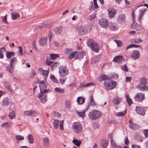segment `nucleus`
<instances>
[{"instance_id":"1","label":"nucleus","mask_w":148,"mask_h":148,"mask_svg":"<svg viewBox=\"0 0 148 148\" xmlns=\"http://www.w3.org/2000/svg\"><path fill=\"white\" fill-rule=\"evenodd\" d=\"M37 82L34 83V84L38 85V84L40 90V92L37 96L38 97L40 100V102L41 103H45L47 100V93H48L50 91L49 89H47L48 83L46 80H42L40 81L39 79H37Z\"/></svg>"},{"instance_id":"2","label":"nucleus","mask_w":148,"mask_h":148,"mask_svg":"<svg viewBox=\"0 0 148 148\" xmlns=\"http://www.w3.org/2000/svg\"><path fill=\"white\" fill-rule=\"evenodd\" d=\"M113 78V76H108L107 75H101L98 78V80L100 82L105 80L103 83L105 88L107 90H110L114 88L116 85V82L110 79Z\"/></svg>"},{"instance_id":"3","label":"nucleus","mask_w":148,"mask_h":148,"mask_svg":"<svg viewBox=\"0 0 148 148\" xmlns=\"http://www.w3.org/2000/svg\"><path fill=\"white\" fill-rule=\"evenodd\" d=\"M86 44L92 51H94L95 53L98 52L100 49V47L99 44L93 39H89L86 42Z\"/></svg>"},{"instance_id":"4","label":"nucleus","mask_w":148,"mask_h":148,"mask_svg":"<svg viewBox=\"0 0 148 148\" xmlns=\"http://www.w3.org/2000/svg\"><path fill=\"white\" fill-rule=\"evenodd\" d=\"M92 28V26L89 25L81 26L78 29V34L81 36L85 35L90 32Z\"/></svg>"},{"instance_id":"5","label":"nucleus","mask_w":148,"mask_h":148,"mask_svg":"<svg viewBox=\"0 0 148 148\" xmlns=\"http://www.w3.org/2000/svg\"><path fill=\"white\" fill-rule=\"evenodd\" d=\"M102 113L97 110H92L88 114L89 117L92 120H96L99 118L101 116Z\"/></svg>"},{"instance_id":"6","label":"nucleus","mask_w":148,"mask_h":148,"mask_svg":"<svg viewBox=\"0 0 148 148\" xmlns=\"http://www.w3.org/2000/svg\"><path fill=\"white\" fill-rule=\"evenodd\" d=\"M17 61L16 58L13 57L10 60V65L6 67V70L8 71L10 73H13V70L14 68V65Z\"/></svg>"},{"instance_id":"7","label":"nucleus","mask_w":148,"mask_h":148,"mask_svg":"<svg viewBox=\"0 0 148 148\" xmlns=\"http://www.w3.org/2000/svg\"><path fill=\"white\" fill-rule=\"evenodd\" d=\"M140 84L138 85V88L141 90L144 91L147 88V80L144 78H142L140 80Z\"/></svg>"},{"instance_id":"8","label":"nucleus","mask_w":148,"mask_h":148,"mask_svg":"<svg viewBox=\"0 0 148 148\" xmlns=\"http://www.w3.org/2000/svg\"><path fill=\"white\" fill-rule=\"evenodd\" d=\"M74 131L77 134L80 133L82 131V125L79 122H74L73 125Z\"/></svg>"},{"instance_id":"9","label":"nucleus","mask_w":148,"mask_h":148,"mask_svg":"<svg viewBox=\"0 0 148 148\" xmlns=\"http://www.w3.org/2000/svg\"><path fill=\"white\" fill-rule=\"evenodd\" d=\"M145 98V95L141 93H137L134 98L135 101L138 102H141Z\"/></svg>"},{"instance_id":"10","label":"nucleus","mask_w":148,"mask_h":148,"mask_svg":"<svg viewBox=\"0 0 148 148\" xmlns=\"http://www.w3.org/2000/svg\"><path fill=\"white\" fill-rule=\"evenodd\" d=\"M99 24L102 27L106 28L108 27L109 23L108 20L107 19L102 18L99 21Z\"/></svg>"},{"instance_id":"11","label":"nucleus","mask_w":148,"mask_h":148,"mask_svg":"<svg viewBox=\"0 0 148 148\" xmlns=\"http://www.w3.org/2000/svg\"><path fill=\"white\" fill-rule=\"evenodd\" d=\"M124 60L125 59L123 56H118L114 57L113 61L121 64L124 62Z\"/></svg>"},{"instance_id":"12","label":"nucleus","mask_w":148,"mask_h":148,"mask_svg":"<svg viewBox=\"0 0 148 148\" xmlns=\"http://www.w3.org/2000/svg\"><path fill=\"white\" fill-rule=\"evenodd\" d=\"M117 20L118 22L120 24L125 23L126 21V16L124 14H120L117 17Z\"/></svg>"},{"instance_id":"13","label":"nucleus","mask_w":148,"mask_h":148,"mask_svg":"<svg viewBox=\"0 0 148 148\" xmlns=\"http://www.w3.org/2000/svg\"><path fill=\"white\" fill-rule=\"evenodd\" d=\"M112 31H115L118 29V26L117 24L115 23H108V26Z\"/></svg>"},{"instance_id":"14","label":"nucleus","mask_w":148,"mask_h":148,"mask_svg":"<svg viewBox=\"0 0 148 148\" xmlns=\"http://www.w3.org/2000/svg\"><path fill=\"white\" fill-rule=\"evenodd\" d=\"M86 53L85 52L80 51L77 52L75 58L76 59H81L83 58L84 56H85Z\"/></svg>"},{"instance_id":"15","label":"nucleus","mask_w":148,"mask_h":148,"mask_svg":"<svg viewBox=\"0 0 148 148\" xmlns=\"http://www.w3.org/2000/svg\"><path fill=\"white\" fill-rule=\"evenodd\" d=\"M131 57L134 60H136L140 58L139 51L138 50L133 51L131 55Z\"/></svg>"},{"instance_id":"16","label":"nucleus","mask_w":148,"mask_h":148,"mask_svg":"<svg viewBox=\"0 0 148 148\" xmlns=\"http://www.w3.org/2000/svg\"><path fill=\"white\" fill-rule=\"evenodd\" d=\"M136 111L138 114L141 115H143L145 114V112H146V109L144 108L137 106L136 108Z\"/></svg>"},{"instance_id":"17","label":"nucleus","mask_w":148,"mask_h":148,"mask_svg":"<svg viewBox=\"0 0 148 148\" xmlns=\"http://www.w3.org/2000/svg\"><path fill=\"white\" fill-rule=\"evenodd\" d=\"M108 17L110 18H112L114 17L116 13V10L113 8L109 9L108 10Z\"/></svg>"},{"instance_id":"18","label":"nucleus","mask_w":148,"mask_h":148,"mask_svg":"<svg viewBox=\"0 0 148 148\" xmlns=\"http://www.w3.org/2000/svg\"><path fill=\"white\" fill-rule=\"evenodd\" d=\"M59 69L60 74L62 73L65 74H68L69 73L68 69L66 66H60Z\"/></svg>"},{"instance_id":"19","label":"nucleus","mask_w":148,"mask_h":148,"mask_svg":"<svg viewBox=\"0 0 148 148\" xmlns=\"http://www.w3.org/2000/svg\"><path fill=\"white\" fill-rule=\"evenodd\" d=\"M129 126L130 128L132 130H136L140 128V126L132 121L130 122Z\"/></svg>"},{"instance_id":"20","label":"nucleus","mask_w":148,"mask_h":148,"mask_svg":"<svg viewBox=\"0 0 148 148\" xmlns=\"http://www.w3.org/2000/svg\"><path fill=\"white\" fill-rule=\"evenodd\" d=\"M47 37H43L41 38L39 40L40 45L43 46L45 45L47 42Z\"/></svg>"},{"instance_id":"21","label":"nucleus","mask_w":148,"mask_h":148,"mask_svg":"<svg viewBox=\"0 0 148 148\" xmlns=\"http://www.w3.org/2000/svg\"><path fill=\"white\" fill-rule=\"evenodd\" d=\"M108 142L107 140L105 139L101 140L100 144L102 148H106L108 145Z\"/></svg>"},{"instance_id":"22","label":"nucleus","mask_w":148,"mask_h":148,"mask_svg":"<svg viewBox=\"0 0 148 148\" xmlns=\"http://www.w3.org/2000/svg\"><path fill=\"white\" fill-rule=\"evenodd\" d=\"M90 97V102L88 103L87 105V108H86V110H88L90 108V105L91 106L96 105V103H95L94 101V99L93 97L91 95Z\"/></svg>"},{"instance_id":"23","label":"nucleus","mask_w":148,"mask_h":148,"mask_svg":"<svg viewBox=\"0 0 148 148\" xmlns=\"http://www.w3.org/2000/svg\"><path fill=\"white\" fill-rule=\"evenodd\" d=\"M10 103V100L7 97L4 98L2 101V105L4 106H7Z\"/></svg>"},{"instance_id":"24","label":"nucleus","mask_w":148,"mask_h":148,"mask_svg":"<svg viewBox=\"0 0 148 148\" xmlns=\"http://www.w3.org/2000/svg\"><path fill=\"white\" fill-rule=\"evenodd\" d=\"M146 9H143L140 10L139 11L140 14L138 17V20L140 21L143 16L145 12Z\"/></svg>"},{"instance_id":"25","label":"nucleus","mask_w":148,"mask_h":148,"mask_svg":"<svg viewBox=\"0 0 148 148\" xmlns=\"http://www.w3.org/2000/svg\"><path fill=\"white\" fill-rule=\"evenodd\" d=\"M131 28L136 30H139L141 29V27L136 23H133L131 25Z\"/></svg>"},{"instance_id":"26","label":"nucleus","mask_w":148,"mask_h":148,"mask_svg":"<svg viewBox=\"0 0 148 148\" xmlns=\"http://www.w3.org/2000/svg\"><path fill=\"white\" fill-rule=\"evenodd\" d=\"M101 57L100 55L98 56L93 58L91 60V63L92 64H94L99 61Z\"/></svg>"},{"instance_id":"27","label":"nucleus","mask_w":148,"mask_h":148,"mask_svg":"<svg viewBox=\"0 0 148 148\" xmlns=\"http://www.w3.org/2000/svg\"><path fill=\"white\" fill-rule=\"evenodd\" d=\"M43 145L46 147L49 146V139L47 137H45L43 139Z\"/></svg>"},{"instance_id":"28","label":"nucleus","mask_w":148,"mask_h":148,"mask_svg":"<svg viewBox=\"0 0 148 148\" xmlns=\"http://www.w3.org/2000/svg\"><path fill=\"white\" fill-rule=\"evenodd\" d=\"M121 98L116 97L113 99L112 103L116 105H118L121 102Z\"/></svg>"},{"instance_id":"29","label":"nucleus","mask_w":148,"mask_h":148,"mask_svg":"<svg viewBox=\"0 0 148 148\" xmlns=\"http://www.w3.org/2000/svg\"><path fill=\"white\" fill-rule=\"evenodd\" d=\"M5 54L7 58L9 59L12 56H14L15 53L13 51H7Z\"/></svg>"},{"instance_id":"30","label":"nucleus","mask_w":148,"mask_h":148,"mask_svg":"<svg viewBox=\"0 0 148 148\" xmlns=\"http://www.w3.org/2000/svg\"><path fill=\"white\" fill-rule=\"evenodd\" d=\"M85 99L82 97H78L77 99V102L79 104H82L85 101Z\"/></svg>"},{"instance_id":"31","label":"nucleus","mask_w":148,"mask_h":148,"mask_svg":"<svg viewBox=\"0 0 148 148\" xmlns=\"http://www.w3.org/2000/svg\"><path fill=\"white\" fill-rule=\"evenodd\" d=\"M108 137L109 138H110L111 139L110 142L113 148H114L115 147H116V146H118L116 145V143L113 140L112 135L109 134L108 135Z\"/></svg>"},{"instance_id":"32","label":"nucleus","mask_w":148,"mask_h":148,"mask_svg":"<svg viewBox=\"0 0 148 148\" xmlns=\"http://www.w3.org/2000/svg\"><path fill=\"white\" fill-rule=\"evenodd\" d=\"M39 73L40 74H48L49 72L48 70H44L42 68H39L38 69Z\"/></svg>"},{"instance_id":"33","label":"nucleus","mask_w":148,"mask_h":148,"mask_svg":"<svg viewBox=\"0 0 148 148\" xmlns=\"http://www.w3.org/2000/svg\"><path fill=\"white\" fill-rule=\"evenodd\" d=\"M28 140L29 142L31 143L32 144L34 143V140L33 135L31 134H29L27 136Z\"/></svg>"},{"instance_id":"34","label":"nucleus","mask_w":148,"mask_h":148,"mask_svg":"<svg viewBox=\"0 0 148 148\" xmlns=\"http://www.w3.org/2000/svg\"><path fill=\"white\" fill-rule=\"evenodd\" d=\"M126 98L128 104L129 106H130L133 103L132 99L130 97L129 95L127 94L126 95Z\"/></svg>"},{"instance_id":"35","label":"nucleus","mask_w":148,"mask_h":148,"mask_svg":"<svg viewBox=\"0 0 148 148\" xmlns=\"http://www.w3.org/2000/svg\"><path fill=\"white\" fill-rule=\"evenodd\" d=\"M1 50H3L4 51H6V49L4 46L0 48V59H3L4 58V55L3 53V51Z\"/></svg>"},{"instance_id":"36","label":"nucleus","mask_w":148,"mask_h":148,"mask_svg":"<svg viewBox=\"0 0 148 148\" xmlns=\"http://www.w3.org/2000/svg\"><path fill=\"white\" fill-rule=\"evenodd\" d=\"M72 143L77 146H79L81 144V142L80 140L74 139L72 140Z\"/></svg>"},{"instance_id":"37","label":"nucleus","mask_w":148,"mask_h":148,"mask_svg":"<svg viewBox=\"0 0 148 148\" xmlns=\"http://www.w3.org/2000/svg\"><path fill=\"white\" fill-rule=\"evenodd\" d=\"M11 17L13 20H14L20 17V15L19 14L17 13H12Z\"/></svg>"},{"instance_id":"38","label":"nucleus","mask_w":148,"mask_h":148,"mask_svg":"<svg viewBox=\"0 0 148 148\" xmlns=\"http://www.w3.org/2000/svg\"><path fill=\"white\" fill-rule=\"evenodd\" d=\"M49 23L47 22H43L41 25H40L38 26L41 29L42 27H48Z\"/></svg>"},{"instance_id":"39","label":"nucleus","mask_w":148,"mask_h":148,"mask_svg":"<svg viewBox=\"0 0 148 148\" xmlns=\"http://www.w3.org/2000/svg\"><path fill=\"white\" fill-rule=\"evenodd\" d=\"M135 138L138 141L142 142L143 140V137L139 134H136L135 136Z\"/></svg>"},{"instance_id":"40","label":"nucleus","mask_w":148,"mask_h":148,"mask_svg":"<svg viewBox=\"0 0 148 148\" xmlns=\"http://www.w3.org/2000/svg\"><path fill=\"white\" fill-rule=\"evenodd\" d=\"M49 56L51 59L53 60L59 57L58 54H51Z\"/></svg>"},{"instance_id":"41","label":"nucleus","mask_w":148,"mask_h":148,"mask_svg":"<svg viewBox=\"0 0 148 148\" xmlns=\"http://www.w3.org/2000/svg\"><path fill=\"white\" fill-rule=\"evenodd\" d=\"M86 110V109L85 110H83L82 112H79L77 111V114L79 116H80L81 117H84L85 116V111L86 110Z\"/></svg>"},{"instance_id":"42","label":"nucleus","mask_w":148,"mask_h":148,"mask_svg":"<svg viewBox=\"0 0 148 148\" xmlns=\"http://www.w3.org/2000/svg\"><path fill=\"white\" fill-rule=\"evenodd\" d=\"M54 90L55 91L61 93H63L64 92V91L63 89L60 88L58 87H56L54 89Z\"/></svg>"},{"instance_id":"43","label":"nucleus","mask_w":148,"mask_h":148,"mask_svg":"<svg viewBox=\"0 0 148 148\" xmlns=\"http://www.w3.org/2000/svg\"><path fill=\"white\" fill-rule=\"evenodd\" d=\"M53 125L55 129H56L58 128L59 126V121L58 119L54 120Z\"/></svg>"},{"instance_id":"44","label":"nucleus","mask_w":148,"mask_h":148,"mask_svg":"<svg viewBox=\"0 0 148 148\" xmlns=\"http://www.w3.org/2000/svg\"><path fill=\"white\" fill-rule=\"evenodd\" d=\"M62 31V28L61 27H57L55 30V33L57 34H60Z\"/></svg>"},{"instance_id":"45","label":"nucleus","mask_w":148,"mask_h":148,"mask_svg":"<svg viewBox=\"0 0 148 148\" xmlns=\"http://www.w3.org/2000/svg\"><path fill=\"white\" fill-rule=\"evenodd\" d=\"M15 113L14 111H12L9 114V117L10 119H12L15 116Z\"/></svg>"},{"instance_id":"46","label":"nucleus","mask_w":148,"mask_h":148,"mask_svg":"<svg viewBox=\"0 0 148 148\" xmlns=\"http://www.w3.org/2000/svg\"><path fill=\"white\" fill-rule=\"evenodd\" d=\"M76 53L77 51H75L73 52H72L71 53H70V54L69 55V59L70 60L72 58L74 57L75 56L76 54Z\"/></svg>"},{"instance_id":"47","label":"nucleus","mask_w":148,"mask_h":148,"mask_svg":"<svg viewBox=\"0 0 148 148\" xmlns=\"http://www.w3.org/2000/svg\"><path fill=\"white\" fill-rule=\"evenodd\" d=\"M53 64L51 66V70H54L57 67V64L58 63L57 62H53Z\"/></svg>"},{"instance_id":"48","label":"nucleus","mask_w":148,"mask_h":148,"mask_svg":"<svg viewBox=\"0 0 148 148\" xmlns=\"http://www.w3.org/2000/svg\"><path fill=\"white\" fill-rule=\"evenodd\" d=\"M65 106L66 108L69 109L71 107L70 102L68 100H66L65 102Z\"/></svg>"},{"instance_id":"49","label":"nucleus","mask_w":148,"mask_h":148,"mask_svg":"<svg viewBox=\"0 0 148 148\" xmlns=\"http://www.w3.org/2000/svg\"><path fill=\"white\" fill-rule=\"evenodd\" d=\"M50 77L52 81L53 82L56 83L57 82L58 80L53 75H51Z\"/></svg>"},{"instance_id":"50","label":"nucleus","mask_w":148,"mask_h":148,"mask_svg":"<svg viewBox=\"0 0 148 148\" xmlns=\"http://www.w3.org/2000/svg\"><path fill=\"white\" fill-rule=\"evenodd\" d=\"M134 42L139 44L142 41V40L140 38H136L134 39Z\"/></svg>"},{"instance_id":"51","label":"nucleus","mask_w":148,"mask_h":148,"mask_svg":"<svg viewBox=\"0 0 148 148\" xmlns=\"http://www.w3.org/2000/svg\"><path fill=\"white\" fill-rule=\"evenodd\" d=\"M115 41L117 43L118 47H121L122 46L123 42L121 41L118 40H115Z\"/></svg>"},{"instance_id":"52","label":"nucleus","mask_w":148,"mask_h":148,"mask_svg":"<svg viewBox=\"0 0 148 148\" xmlns=\"http://www.w3.org/2000/svg\"><path fill=\"white\" fill-rule=\"evenodd\" d=\"M15 138L18 141L24 139V137L21 135H17L15 136Z\"/></svg>"},{"instance_id":"53","label":"nucleus","mask_w":148,"mask_h":148,"mask_svg":"<svg viewBox=\"0 0 148 148\" xmlns=\"http://www.w3.org/2000/svg\"><path fill=\"white\" fill-rule=\"evenodd\" d=\"M66 77H64L60 79L59 80L60 83L62 84H63L66 81Z\"/></svg>"},{"instance_id":"54","label":"nucleus","mask_w":148,"mask_h":148,"mask_svg":"<svg viewBox=\"0 0 148 148\" xmlns=\"http://www.w3.org/2000/svg\"><path fill=\"white\" fill-rule=\"evenodd\" d=\"M53 36L52 32L51 30H49V32L48 35V36L49 38V42H50L52 38V37Z\"/></svg>"},{"instance_id":"55","label":"nucleus","mask_w":148,"mask_h":148,"mask_svg":"<svg viewBox=\"0 0 148 148\" xmlns=\"http://www.w3.org/2000/svg\"><path fill=\"white\" fill-rule=\"evenodd\" d=\"M64 121H60L59 124V128L60 130H64L63 127V122Z\"/></svg>"},{"instance_id":"56","label":"nucleus","mask_w":148,"mask_h":148,"mask_svg":"<svg viewBox=\"0 0 148 148\" xmlns=\"http://www.w3.org/2000/svg\"><path fill=\"white\" fill-rule=\"evenodd\" d=\"M31 114L30 116H36L37 115V114L35 111L31 110Z\"/></svg>"},{"instance_id":"57","label":"nucleus","mask_w":148,"mask_h":148,"mask_svg":"<svg viewBox=\"0 0 148 148\" xmlns=\"http://www.w3.org/2000/svg\"><path fill=\"white\" fill-rule=\"evenodd\" d=\"M126 114V111L122 112H121L118 113L116 114V115L118 116H123L125 114Z\"/></svg>"},{"instance_id":"58","label":"nucleus","mask_w":148,"mask_h":148,"mask_svg":"<svg viewBox=\"0 0 148 148\" xmlns=\"http://www.w3.org/2000/svg\"><path fill=\"white\" fill-rule=\"evenodd\" d=\"M90 18V21H92V20L95 19L96 17V14H93L89 16Z\"/></svg>"},{"instance_id":"59","label":"nucleus","mask_w":148,"mask_h":148,"mask_svg":"<svg viewBox=\"0 0 148 148\" xmlns=\"http://www.w3.org/2000/svg\"><path fill=\"white\" fill-rule=\"evenodd\" d=\"M53 63V62L49 61L47 58L46 60V64L48 66H50Z\"/></svg>"},{"instance_id":"60","label":"nucleus","mask_w":148,"mask_h":148,"mask_svg":"<svg viewBox=\"0 0 148 148\" xmlns=\"http://www.w3.org/2000/svg\"><path fill=\"white\" fill-rule=\"evenodd\" d=\"M143 132L145 137H148V129L144 130Z\"/></svg>"},{"instance_id":"61","label":"nucleus","mask_w":148,"mask_h":148,"mask_svg":"<svg viewBox=\"0 0 148 148\" xmlns=\"http://www.w3.org/2000/svg\"><path fill=\"white\" fill-rule=\"evenodd\" d=\"M48 75H42V77L40 78V80H45L47 79Z\"/></svg>"},{"instance_id":"62","label":"nucleus","mask_w":148,"mask_h":148,"mask_svg":"<svg viewBox=\"0 0 148 148\" xmlns=\"http://www.w3.org/2000/svg\"><path fill=\"white\" fill-rule=\"evenodd\" d=\"M53 114L54 116L57 117V118L60 117L61 115L60 113L56 112H53Z\"/></svg>"},{"instance_id":"63","label":"nucleus","mask_w":148,"mask_h":148,"mask_svg":"<svg viewBox=\"0 0 148 148\" xmlns=\"http://www.w3.org/2000/svg\"><path fill=\"white\" fill-rule=\"evenodd\" d=\"M125 143L127 145H128L129 143V140L127 137H125L124 140Z\"/></svg>"},{"instance_id":"64","label":"nucleus","mask_w":148,"mask_h":148,"mask_svg":"<svg viewBox=\"0 0 148 148\" xmlns=\"http://www.w3.org/2000/svg\"><path fill=\"white\" fill-rule=\"evenodd\" d=\"M123 70L125 71L126 72H127L128 71V70L127 69V66L126 64H125L123 65L122 68Z\"/></svg>"}]
</instances>
